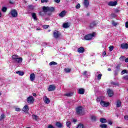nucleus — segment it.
<instances>
[{
  "label": "nucleus",
  "mask_w": 128,
  "mask_h": 128,
  "mask_svg": "<svg viewBox=\"0 0 128 128\" xmlns=\"http://www.w3.org/2000/svg\"><path fill=\"white\" fill-rule=\"evenodd\" d=\"M42 10L44 12H54L55 8L54 7L43 6Z\"/></svg>",
  "instance_id": "nucleus-1"
},
{
  "label": "nucleus",
  "mask_w": 128,
  "mask_h": 128,
  "mask_svg": "<svg viewBox=\"0 0 128 128\" xmlns=\"http://www.w3.org/2000/svg\"><path fill=\"white\" fill-rule=\"evenodd\" d=\"M82 106H78L76 108V114L78 116H82Z\"/></svg>",
  "instance_id": "nucleus-2"
},
{
  "label": "nucleus",
  "mask_w": 128,
  "mask_h": 128,
  "mask_svg": "<svg viewBox=\"0 0 128 128\" xmlns=\"http://www.w3.org/2000/svg\"><path fill=\"white\" fill-rule=\"evenodd\" d=\"M94 34H96L95 32H94L92 34H88V35H86L84 36V40H92V38L93 36H94Z\"/></svg>",
  "instance_id": "nucleus-3"
},
{
  "label": "nucleus",
  "mask_w": 128,
  "mask_h": 128,
  "mask_svg": "<svg viewBox=\"0 0 128 128\" xmlns=\"http://www.w3.org/2000/svg\"><path fill=\"white\" fill-rule=\"evenodd\" d=\"M10 14H11L12 18H16L18 16V11L14 9L12 10Z\"/></svg>",
  "instance_id": "nucleus-4"
},
{
  "label": "nucleus",
  "mask_w": 128,
  "mask_h": 128,
  "mask_svg": "<svg viewBox=\"0 0 128 128\" xmlns=\"http://www.w3.org/2000/svg\"><path fill=\"white\" fill-rule=\"evenodd\" d=\"M60 32L56 30H55L53 32L54 37L55 38H58L60 36Z\"/></svg>",
  "instance_id": "nucleus-5"
},
{
  "label": "nucleus",
  "mask_w": 128,
  "mask_h": 128,
  "mask_svg": "<svg viewBox=\"0 0 128 128\" xmlns=\"http://www.w3.org/2000/svg\"><path fill=\"white\" fill-rule=\"evenodd\" d=\"M34 102V99L32 96H30L27 98V102L32 104Z\"/></svg>",
  "instance_id": "nucleus-6"
},
{
  "label": "nucleus",
  "mask_w": 128,
  "mask_h": 128,
  "mask_svg": "<svg viewBox=\"0 0 128 128\" xmlns=\"http://www.w3.org/2000/svg\"><path fill=\"white\" fill-rule=\"evenodd\" d=\"M100 104L102 106L106 107V106H110V102H106L102 100L100 102Z\"/></svg>",
  "instance_id": "nucleus-7"
},
{
  "label": "nucleus",
  "mask_w": 128,
  "mask_h": 128,
  "mask_svg": "<svg viewBox=\"0 0 128 128\" xmlns=\"http://www.w3.org/2000/svg\"><path fill=\"white\" fill-rule=\"evenodd\" d=\"M117 5H118V2L116 1H114V2L111 1L108 3V6H114Z\"/></svg>",
  "instance_id": "nucleus-8"
},
{
  "label": "nucleus",
  "mask_w": 128,
  "mask_h": 128,
  "mask_svg": "<svg viewBox=\"0 0 128 128\" xmlns=\"http://www.w3.org/2000/svg\"><path fill=\"white\" fill-rule=\"evenodd\" d=\"M28 110H30V108H28V105H25L22 108V111L25 114H28Z\"/></svg>",
  "instance_id": "nucleus-9"
},
{
  "label": "nucleus",
  "mask_w": 128,
  "mask_h": 128,
  "mask_svg": "<svg viewBox=\"0 0 128 128\" xmlns=\"http://www.w3.org/2000/svg\"><path fill=\"white\" fill-rule=\"evenodd\" d=\"M43 100L46 104H48L50 102V100L46 96L44 97Z\"/></svg>",
  "instance_id": "nucleus-10"
},
{
  "label": "nucleus",
  "mask_w": 128,
  "mask_h": 128,
  "mask_svg": "<svg viewBox=\"0 0 128 128\" xmlns=\"http://www.w3.org/2000/svg\"><path fill=\"white\" fill-rule=\"evenodd\" d=\"M120 48L122 50H128V44L127 43H122L120 45Z\"/></svg>",
  "instance_id": "nucleus-11"
},
{
  "label": "nucleus",
  "mask_w": 128,
  "mask_h": 128,
  "mask_svg": "<svg viewBox=\"0 0 128 128\" xmlns=\"http://www.w3.org/2000/svg\"><path fill=\"white\" fill-rule=\"evenodd\" d=\"M56 86L54 85H50L49 86V87L48 88V90L49 92H54V90H56Z\"/></svg>",
  "instance_id": "nucleus-12"
},
{
  "label": "nucleus",
  "mask_w": 128,
  "mask_h": 128,
  "mask_svg": "<svg viewBox=\"0 0 128 128\" xmlns=\"http://www.w3.org/2000/svg\"><path fill=\"white\" fill-rule=\"evenodd\" d=\"M107 92L108 96H110V98H112V96H114V91L110 89H108Z\"/></svg>",
  "instance_id": "nucleus-13"
},
{
  "label": "nucleus",
  "mask_w": 128,
  "mask_h": 128,
  "mask_svg": "<svg viewBox=\"0 0 128 128\" xmlns=\"http://www.w3.org/2000/svg\"><path fill=\"white\" fill-rule=\"evenodd\" d=\"M32 120H36V122H38V120H40V118H38V116L36 114L32 115Z\"/></svg>",
  "instance_id": "nucleus-14"
},
{
  "label": "nucleus",
  "mask_w": 128,
  "mask_h": 128,
  "mask_svg": "<svg viewBox=\"0 0 128 128\" xmlns=\"http://www.w3.org/2000/svg\"><path fill=\"white\" fill-rule=\"evenodd\" d=\"M36 80V75L32 73L30 74V80L31 82H34Z\"/></svg>",
  "instance_id": "nucleus-15"
},
{
  "label": "nucleus",
  "mask_w": 128,
  "mask_h": 128,
  "mask_svg": "<svg viewBox=\"0 0 128 128\" xmlns=\"http://www.w3.org/2000/svg\"><path fill=\"white\" fill-rule=\"evenodd\" d=\"M66 14V11L63 10L60 13L59 16H60V18H64V16H65Z\"/></svg>",
  "instance_id": "nucleus-16"
},
{
  "label": "nucleus",
  "mask_w": 128,
  "mask_h": 128,
  "mask_svg": "<svg viewBox=\"0 0 128 128\" xmlns=\"http://www.w3.org/2000/svg\"><path fill=\"white\" fill-rule=\"evenodd\" d=\"M78 52L80 54H82L84 52V47H80L78 49Z\"/></svg>",
  "instance_id": "nucleus-17"
},
{
  "label": "nucleus",
  "mask_w": 128,
  "mask_h": 128,
  "mask_svg": "<svg viewBox=\"0 0 128 128\" xmlns=\"http://www.w3.org/2000/svg\"><path fill=\"white\" fill-rule=\"evenodd\" d=\"M84 4L86 8H88V6H90V2H88V0H84Z\"/></svg>",
  "instance_id": "nucleus-18"
},
{
  "label": "nucleus",
  "mask_w": 128,
  "mask_h": 128,
  "mask_svg": "<svg viewBox=\"0 0 128 128\" xmlns=\"http://www.w3.org/2000/svg\"><path fill=\"white\" fill-rule=\"evenodd\" d=\"M14 62H18V64H20L22 62V58H18L16 60H14Z\"/></svg>",
  "instance_id": "nucleus-19"
},
{
  "label": "nucleus",
  "mask_w": 128,
  "mask_h": 128,
  "mask_svg": "<svg viewBox=\"0 0 128 128\" xmlns=\"http://www.w3.org/2000/svg\"><path fill=\"white\" fill-rule=\"evenodd\" d=\"M78 93L79 94H84V89L80 88L78 90Z\"/></svg>",
  "instance_id": "nucleus-20"
},
{
  "label": "nucleus",
  "mask_w": 128,
  "mask_h": 128,
  "mask_svg": "<svg viewBox=\"0 0 128 128\" xmlns=\"http://www.w3.org/2000/svg\"><path fill=\"white\" fill-rule=\"evenodd\" d=\"M39 14L41 16H46V12L44 10L41 11L39 12Z\"/></svg>",
  "instance_id": "nucleus-21"
},
{
  "label": "nucleus",
  "mask_w": 128,
  "mask_h": 128,
  "mask_svg": "<svg viewBox=\"0 0 128 128\" xmlns=\"http://www.w3.org/2000/svg\"><path fill=\"white\" fill-rule=\"evenodd\" d=\"M96 26V22H94L90 24V28H94V26Z\"/></svg>",
  "instance_id": "nucleus-22"
},
{
  "label": "nucleus",
  "mask_w": 128,
  "mask_h": 128,
  "mask_svg": "<svg viewBox=\"0 0 128 128\" xmlns=\"http://www.w3.org/2000/svg\"><path fill=\"white\" fill-rule=\"evenodd\" d=\"M122 106V102L120 100H118L116 104V106L117 108H120Z\"/></svg>",
  "instance_id": "nucleus-23"
},
{
  "label": "nucleus",
  "mask_w": 128,
  "mask_h": 128,
  "mask_svg": "<svg viewBox=\"0 0 128 128\" xmlns=\"http://www.w3.org/2000/svg\"><path fill=\"white\" fill-rule=\"evenodd\" d=\"M62 26L64 28H70V25H68V23H64Z\"/></svg>",
  "instance_id": "nucleus-24"
},
{
  "label": "nucleus",
  "mask_w": 128,
  "mask_h": 128,
  "mask_svg": "<svg viewBox=\"0 0 128 128\" xmlns=\"http://www.w3.org/2000/svg\"><path fill=\"white\" fill-rule=\"evenodd\" d=\"M16 74H19L21 76H24V73L22 71H18L16 72Z\"/></svg>",
  "instance_id": "nucleus-25"
},
{
  "label": "nucleus",
  "mask_w": 128,
  "mask_h": 128,
  "mask_svg": "<svg viewBox=\"0 0 128 128\" xmlns=\"http://www.w3.org/2000/svg\"><path fill=\"white\" fill-rule=\"evenodd\" d=\"M34 8V7L32 5H29L28 6V10H33Z\"/></svg>",
  "instance_id": "nucleus-26"
},
{
  "label": "nucleus",
  "mask_w": 128,
  "mask_h": 128,
  "mask_svg": "<svg viewBox=\"0 0 128 128\" xmlns=\"http://www.w3.org/2000/svg\"><path fill=\"white\" fill-rule=\"evenodd\" d=\"M56 126H58V128H62V124L60 122H57L56 123Z\"/></svg>",
  "instance_id": "nucleus-27"
},
{
  "label": "nucleus",
  "mask_w": 128,
  "mask_h": 128,
  "mask_svg": "<svg viewBox=\"0 0 128 128\" xmlns=\"http://www.w3.org/2000/svg\"><path fill=\"white\" fill-rule=\"evenodd\" d=\"M100 122H102V124H104L105 122H106V119L104 118H101L100 119Z\"/></svg>",
  "instance_id": "nucleus-28"
},
{
  "label": "nucleus",
  "mask_w": 128,
  "mask_h": 128,
  "mask_svg": "<svg viewBox=\"0 0 128 128\" xmlns=\"http://www.w3.org/2000/svg\"><path fill=\"white\" fill-rule=\"evenodd\" d=\"M32 15L34 20H38V18H36V13H32Z\"/></svg>",
  "instance_id": "nucleus-29"
},
{
  "label": "nucleus",
  "mask_w": 128,
  "mask_h": 128,
  "mask_svg": "<svg viewBox=\"0 0 128 128\" xmlns=\"http://www.w3.org/2000/svg\"><path fill=\"white\" fill-rule=\"evenodd\" d=\"M66 96H72L74 95V93L73 92H69V93H67L66 94H64Z\"/></svg>",
  "instance_id": "nucleus-30"
},
{
  "label": "nucleus",
  "mask_w": 128,
  "mask_h": 128,
  "mask_svg": "<svg viewBox=\"0 0 128 128\" xmlns=\"http://www.w3.org/2000/svg\"><path fill=\"white\" fill-rule=\"evenodd\" d=\"M56 64H58V63L56 62H51L50 64H49V65L50 66H56Z\"/></svg>",
  "instance_id": "nucleus-31"
},
{
  "label": "nucleus",
  "mask_w": 128,
  "mask_h": 128,
  "mask_svg": "<svg viewBox=\"0 0 128 128\" xmlns=\"http://www.w3.org/2000/svg\"><path fill=\"white\" fill-rule=\"evenodd\" d=\"M70 70H72V69L70 68H64V72L66 73L70 72Z\"/></svg>",
  "instance_id": "nucleus-32"
},
{
  "label": "nucleus",
  "mask_w": 128,
  "mask_h": 128,
  "mask_svg": "<svg viewBox=\"0 0 128 128\" xmlns=\"http://www.w3.org/2000/svg\"><path fill=\"white\" fill-rule=\"evenodd\" d=\"M18 58V56L17 55H13L12 56V60H13L14 62V60H16V58Z\"/></svg>",
  "instance_id": "nucleus-33"
},
{
  "label": "nucleus",
  "mask_w": 128,
  "mask_h": 128,
  "mask_svg": "<svg viewBox=\"0 0 128 128\" xmlns=\"http://www.w3.org/2000/svg\"><path fill=\"white\" fill-rule=\"evenodd\" d=\"M118 22H114V20L112 21V26H118Z\"/></svg>",
  "instance_id": "nucleus-34"
},
{
  "label": "nucleus",
  "mask_w": 128,
  "mask_h": 128,
  "mask_svg": "<svg viewBox=\"0 0 128 128\" xmlns=\"http://www.w3.org/2000/svg\"><path fill=\"white\" fill-rule=\"evenodd\" d=\"M66 124V126H68V128H70V126H72V123L68 121Z\"/></svg>",
  "instance_id": "nucleus-35"
},
{
  "label": "nucleus",
  "mask_w": 128,
  "mask_h": 128,
  "mask_svg": "<svg viewBox=\"0 0 128 128\" xmlns=\"http://www.w3.org/2000/svg\"><path fill=\"white\" fill-rule=\"evenodd\" d=\"M100 128H108V125L106 124H102L100 125Z\"/></svg>",
  "instance_id": "nucleus-36"
},
{
  "label": "nucleus",
  "mask_w": 128,
  "mask_h": 128,
  "mask_svg": "<svg viewBox=\"0 0 128 128\" xmlns=\"http://www.w3.org/2000/svg\"><path fill=\"white\" fill-rule=\"evenodd\" d=\"M8 10V8H6V7H2V12H6Z\"/></svg>",
  "instance_id": "nucleus-37"
},
{
  "label": "nucleus",
  "mask_w": 128,
  "mask_h": 128,
  "mask_svg": "<svg viewBox=\"0 0 128 128\" xmlns=\"http://www.w3.org/2000/svg\"><path fill=\"white\" fill-rule=\"evenodd\" d=\"M122 74H128V70H124L121 72Z\"/></svg>",
  "instance_id": "nucleus-38"
},
{
  "label": "nucleus",
  "mask_w": 128,
  "mask_h": 128,
  "mask_svg": "<svg viewBox=\"0 0 128 128\" xmlns=\"http://www.w3.org/2000/svg\"><path fill=\"white\" fill-rule=\"evenodd\" d=\"M91 119L92 120H93V122H95V120H96V116H92Z\"/></svg>",
  "instance_id": "nucleus-39"
},
{
  "label": "nucleus",
  "mask_w": 128,
  "mask_h": 128,
  "mask_svg": "<svg viewBox=\"0 0 128 128\" xmlns=\"http://www.w3.org/2000/svg\"><path fill=\"white\" fill-rule=\"evenodd\" d=\"M120 60H126V57L124 56H122L120 58Z\"/></svg>",
  "instance_id": "nucleus-40"
},
{
  "label": "nucleus",
  "mask_w": 128,
  "mask_h": 128,
  "mask_svg": "<svg viewBox=\"0 0 128 128\" xmlns=\"http://www.w3.org/2000/svg\"><path fill=\"white\" fill-rule=\"evenodd\" d=\"M114 76H118V70H115L114 72Z\"/></svg>",
  "instance_id": "nucleus-41"
},
{
  "label": "nucleus",
  "mask_w": 128,
  "mask_h": 128,
  "mask_svg": "<svg viewBox=\"0 0 128 128\" xmlns=\"http://www.w3.org/2000/svg\"><path fill=\"white\" fill-rule=\"evenodd\" d=\"M4 118V114H2L0 116V120H2Z\"/></svg>",
  "instance_id": "nucleus-42"
},
{
  "label": "nucleus",
  "mask_w": 128,
  "mask_h": 128,
  "mask_svg": "<svg viewBox=\"0 0 128 128\" xmlns=\"http://www.w3.org/2000/svg\"><path fill=\"white\" fill-rule=\"evenodd\" d=\"M76 10H78V8H80V4H78L76 6Z\"/></svg>",
  "instance_id": "nucleus-43"
},
{
  "label": "nucleus",
  "mask_w": 128,
  "mask_h": 128,
  "mask_svg": "<svg viewBox=\"0 0 128 128\" xmlns=\"http://www.w3.org/2000/svg\"><path fill=\"white\" fill-rule=\"evenodd\" d=\"M83 76H86V78H88V72L85 71L84 72V73L82 74Z\"/></svg>",
  "instance_id": "nucleus-44"
},
{
  "label": "nucleus",
  "mask_w": 128,
  "mask_h": 128,
  "mask_svg": "<svg viewBox=\"0 0 128 128\" xmlns=\"http://www.w3.org/2000/svg\"><path fill=\"white\" fill-rule=\"evenodd\" d=\"M109 50H110V52H112V50H114V46H110L109 47Z\"/></svg>",
  "instance_id": "nucleus-45"
},
{
  "label": "nucleus",
  "mask_w": 128,
  "mask_h": 128,
  "mask_svg": "<svg viewBox=\"0 0 128 128\" xmlns=\"http://www.w3.org/2000/svg\"><path fill=\"white\" fill-rule=\"evenodd\" d=\"M102 74H98L97 78L98 80H100L102 78Z\"/></svg>",
  "instance_id": "nucleus-46"
},
{
  "label": "nucleus",
  "mask_w": 128,
  "mask_h": 128,
  "mask_svg": "<svg viewBox=\"0 0 128 128\" xmlns=\"http://www.w3.org/2000/svg\"><path fill=\"white\" fill-rule=\"evenodd\" d=\"M111 18H116V15L115 14H112L110 15Z\"/></svg>",
  "instance_id": "nucleus-47"
},
{
  "label": "nucleus",
  "mask_w": 128,
  "mask_h": 128,
  "mask_svg": "<svg viewBox=\"0 0 128 128\" xmlns=\"http://www.w3.org/2000/svg\"><path fill=\"white\" fill-rule=\"evenodd\" d=\"M123 79L125 80H128V75H126L123 77Z\"/></svg>",
  "instance_id": "nucleus-48"
},
{
  "label": "nucleus",
  "mask_w": 128,
  "mask_h": 128,
  "mask_svg": "<svg viewBox=\"0 0 128 128\" xmlns=\"http://www.w3.org/2000/svg\"><path fill=\"white\" fill-rule=\"evenodd\" d=\"M112 84H113V86H118V83H116V82H112Z\"/></svg>",
  "instance_id": "nucleus-49"
},
{
  "label": "nucleus",
  "mask_w": 128,
  "mask_h": 128,
  "mask_svg": "<svg viewBox=\"0 0 128 128\" xmlns=\"http://www.w3.org/2000/svg\"><path fill=\"white\" fill-rule=\"evenodd\" d=\"M48 26H50L48 25L43 26L44 28H45V29L48 28Z\"/></svg>",
  "instance_id": "nucleus-50"
},
{
  "label": "nucleus",
  "mask_w": 128,
  "mask_h": 128,
  "mask_svg": "<svg viewBox=\"0 0 128 128\" xmlns=\"http://www.w3.org/2000/svg\"><path fill=\"white\" fill-rule=\"evenodd\" d=\"M102 98H100V97L96 99L97 102H102Z\"/></svg>",
  "instance_id": "nucleus-51"
},
{
  "label": "nucleus",
  "mask_w": 128,
  "mask_h": 128,
  "mask_svg": "<svg viewBox=\"0 0 128 128\" xmlns=\"http://www.w3.org/2000/svg\"><path fill=\"white\" fill-rule=\"evenodd\" d=\"M48 0H41V2L44 4V2H48Z\"/></svg>",
  "instance_id": "nucleus-52"
},
{
  "label": "nucleus",
  "mask_w": 128,
  "mask_h": 128,
  "mask_svg": "<svg viewBox=\"0 0 128 128\" xmlns=\"http://www.w3.org/2000/svg\"><path fill=\"white\" fill-rule=\"evenodd\" d=\"M48 128H54V127L52 125L50 124L48 126Z\"/></svg>",
  "instance_id": "nucleus-53"
},
{
  "label": "nucleus",
  "mask_w": 128,
  "mask_h": 128,
  "mask_svg": "<svg viewBox=\"0 0 128 128\" xmlns=\"http://www.w3.org/2000/svg\"><path fill=\"white\" fill-rule=\"evenodd\" d=\"M54 1L56 4H60V0H54Z\"/></svg>",
  "instance_id": "nucleus-54"
},
{
  "label": "nucleus",
  "mask_w": 128,
  "mask_h": 128,
  "mask_svg": "<svg viewBox=\"0 0 128 128\" xmlns=\"http://www.w3.org/2000/svg\"><path fill=\"white\" fill-rule=\"evenodd\" d=\"M116 70H120V65H117L116 66Z\"/></svg>",
  "instance_id": "nucleus-55"
},
{
  "label": "nucleus",
  "mask_w": 128,
  "mask_h": 128,
  "mask_svg": "<svg viewBox=\"0 0 128 128\" xmlns=\"http://www.w3.org/2000/svg\"><path fill=\"white\" fill-rule=\"evenodd\" d=\"M125 26H126V28H128V22H126Z\"/></svg>",
  "instance_id": "nucleus-56"
},
{
  "label": "nucleus",
  "mask_w": 128,
  "mask_h": 128,
  "mask_svg": "<svg viewBox=\"0 0 128 128\" xmlns=\"http://www.w3.org/2000/svg\"><path fill=\"white\" fill-rule=\"evenodd\" d=\"M16 112H20V108H16Z\"/></svg>",
  "instance_id": "nucleus-57"
},
{
  "label": "nucleus",
  "mask_w": 128,
  "mask_h": 128,
  "mask_svg": "<svg viewBox=\"0 0 128 128\" xmlns=\"http://www.w3.org/2000/svg\"><path fill=\"white\" fill-rule=\"evenodd\" d=\"M9 4H14V3L12 1L10 0Z\"/></svg>",
  "instance_id": "nucleus-58"
},
{
  "label": "nucleus",
  "mask_w": 128,
  "mask_h": 128,
  "mask_svg": "<svg viewBox=\"0 0 128 128\" xmlns=\"http://www.w3.org/2000/svg\"><path fill=\"white\" fill-rule=\"evenodd\" d=\"M115 12H120V10L118 9H116L114 10Z\"/></svg>",
  "instance_id": "nucleus-59"
},
{
  "label": "nucleus",
  "mask_w": 128,
  "mask_h": 128,
  "mask_svg": "<svg viewBox=\"0 0 128 128\" xmlns=\"http://www.w3.org/2000/svg\"><path fill=\"white\" fill-rule=\"evenodd\" d=\"M102 54H103L104 56H106V51H104V52H103V53H102Z\"/></svg>",
  "instance_id": "nucleus-60"
},
{
  "label": "nucleus",
  "mask_w": 128,
  "mask_h": 128,
  "mask_svg": "<svg viewBox=\"0 0 128 128\" xmlns=\"http://www.w3.org/2000/svg\"><path fill=\"white\" fill-rule=\"evenodd\" d=\"M125 62H128V58H125Z\"/></svg>",
  "instance_id": "nucleus-61"
},
{
  "label": "nucleus",
  "mask_w": 128,
  "mask_h": 128,
  "mask_svg": "<svg viewBox=\"0 0 128 128\" xmlns=\"http://www.w3.org/2000/svg\"><path fill=\"white\" fill-rule=\"evenodd\" d=\"M108 124H110V126H112V122L110 121V122H108Z\"/></svg>",
  "instance_id": "nucleus-62"
},
{
  "label": "nucleus",
  "mask_w": 128,
  "mask_h": 128,
  "mask_svg": "<svg viewBox=\"0 0 128 128\" xmlns=\"http://www.w3.org/2000/svg\"><path fill=\"white\" fill-rule=\"evenodd\" d=\"M32 96H36V93H33V94H32Z\"/></svg>",
  "instance_id": "nucleus-63"
},
{
  "label": "nucleus",
  "mask_w": 128,
  "mask_h": 128,
  "mask_svg": "<svg viewBox=\"0 0 128 128\" xmlns=\"http://www.w3.org/2000/svg\"><path fill=\"white\" fill-rule=\"evenodd\" d=\"M36 30H40V28H37Z\"/></svg>",
  "instance_id": "nucleus-64"
}]
</instances>
